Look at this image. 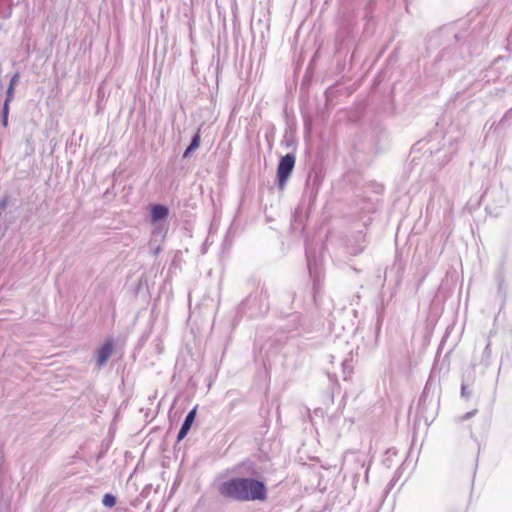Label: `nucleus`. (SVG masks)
<instances>
[{"label": "nucleus", "mask_w": 512, "mask_h": 512, "mask_svg": "<svg viewBox=\"0 0 512 512\" xmlns=\"http://www.w3.org/2000/svg\"><path fill=\"white\" fill-rule=\"evenodd\" d=\"M368 472H369V466L366 468L365 471V481L368 482Z\"/></svg>", "instance_id": "4468645a"}, {"label": "nucleus", "mask_w": 512, "mask_h": 512, "mask_svg": "<svg viewBox=\"0 0 512 512\" xmlns=\"http://www.w3.org/2000/svg\"><path fill=\"white\" fill-rule=\"evenodd\" d=\"M308 268H309V271L311 273L312 272V264H311V261H310L309 258H308Z\"/></svg>", "instance_id": "2eb2a0df"}, {"label": "nucleus", "mask_w": 512, "mask_h": 512, "mask_svg": "<svg viewBox=\"0 0 512 512\" xmlns=\"http://www.w3.org/2000/svg\"><path fill=\"white\" fill-rule=\"evenodd\" d=\"M476 413V410H473V411H470V412H467L465 415H463L461 417V420L464 421V420H467L469 419L470 417L474 416Z\"/></svg>", "instance_id": "ddd939ff"}, {"label": "nucleus", "mask_w": 512, "mask_h": 512, "mask_svg": "<svg viewBox=\"0 0 512 512\" xmlns=\"http://www.w3.org/2000/svg\"><path fill=\"white\" fill-rule=\"evenodd\" d=\"M461 395L463 397H468L470 395V391L467 389V386L462 385V387H461Z\"/></svg>", "instance_id": "f8f14e48"}, {"label": "nucleus", "mask_w": 512, "mask_h": 512, "mask_svg": "<svg viewBox=\"0 0 512 512\" xmlns=\"http://www.w3.org/2000/svg\"><path fill=\"white\" fill-rule=\"evenodd\" d=\"M15 88L14 86L12 85H8L7 87V90H6V98L4 100V103L3 105L5 106H10V103L13 101L14 99V94H15Z\"/></svg>", "instance_id": "0eeeda50"}, {"label": "nucleus", "mask_w": 512, "mask_h": 512, "mask_svg": "<svg viewBox=\"0 0 512 512\" xmlns=\"http://www.w3.org/2000/svg\"><path fill=\"white\" fill-rule=\"evenodd\" d=\"M114 348V344L112 340H107L104 344L97 350V365L99 368L103 367L110 356L112 355Z\"/></svg>", "instance_id": "7ed1b4c3"}, {"label": "nucleus", "mask_w": 512, "mask_h": 512, "mask_svg": "<svg viewBox=\"0 0 512 512\" xmlns=\"http://www.w3.org/2000/svg\"><path fill=\"white\" fill-rule=\"evenodd\" d=\"M102 503L106 507H113L116 504V498L112 494H105L102 498Z\"/></svg>", "instance_id": "1a4fd4ad"}, {"label": "nucleus", "mask_w": 512, "mask_h": 512, "mask_svg": "<svg viewBox=\"0 0 512 512\" xmlns=\"http://www.w3.org/2000/svg\"><path fill=\"white\" fill-rule=\"evenodd\" d=\"M168 214L169 210L164 205L155 204L151 207V221L153 223L165 219L168 216Z\"/></svg>", "instance_id": "39448f33"}, {"label": "nucleus", "mask_w": 512, "mask_h": 512, "mask_svg": "<svg viewBox=\"0 0 512 512\" xmlns=\"http://www.w3.org/2000/svg\"><path fill=\"white\" fill-rule=\"evenodd\" d=\"M196 417V407H194L191 411L188 412V414L185 417L184 422L181 425V428L177 435V440L181 441L185 438V436L188 434L194 420Z\"/></svg>", "instance_id": "20e7f679"}, {"label": "nucleus", "mask_w": 512, "mask_h": 512, "mask_svg": "<svg viewBox=\"0 0 512 512\" xmlns=\"http://www.w3.org/2000/svg\"><path fill=\"white\" fill-rule=\"evenodd\" d=\"M20 81V73L19 72H16L10 79L9 81V85H12L14 87H16V85L18 84V82Z\"/></svg>", "instance_id": "9b49d317"}, {"label": "nucleus", "mask_w": 512, "mask_h": 512, "mask_svg": "<svg viewBox=\"0 0 512 512\" xmlns=\"http://www.w3.org/2000/svg\"><path fill=\"white\" fill-rule=\"evenodd\" d=\"M200 145V134L197 132L191 140L190 145L184 151L183 157H189L190 154L196 150Z\"/></svg>", "instance_id": "423d86ee"}, {"label": "nucleus", "mask_w": 512, "mask_h": 512, "mask_svg": "<svg viewBox=\"0 0 512 512\" xmlns=\"http://www.w3.org/2000/svg\"><path fill=\"white\" fill-rule=\"evenodd\" d=\"M365 244L364 243H354L348 245V251L352 255H358L361 253L364 249Z\"/></svg>", "instance_id": "6e6552de"}, {"label": "nucleus", "mask_w": 512, "mask_h": 512, "mask_svg": "<svg viewBox=\"0 0 512 512\" xmlns=\"http://www.w3.org/2000/svg\"><path fill=\"white\" fill-rule=\"evenodd\" d=\"M358 462H360L362 466H365L364 461H361L360 459H358Z\"/></svg>", "instance_id": "dca6fc26"}, {"label": "nucleus", "mask_w": 512, "mask_h": 512, "mask_svg": "<svg viewBox=\"0 0 512 512\" xmlns=\"http://www.w3.org/2000/svg\"><path fill=\"white\" fill-rule=\"evenodd\" d=\"M10 106L3 105L2 107V125L3 127H8V116H9Z\"/></svg>", "instance_id": "9d476101"}, {"label": "nucleus", "mask_w": 512, "mask_h": 512, "mask_svg": "<svg viewBox=\"0 0 512 512\" xmlns=\"http://www.w3.org/2000/svg\"><path fill=\"white\" fill-rule=\"evenodd\" d=\"M295 166V156L291 153L283 156L277 167L278 186L283 189Z\"/></svg>", "instance_id": "f03ea898"}, {"label": "nucleus", "mask_w": 512, "mask_h": 512, "mask_svg": "<svg viewBox=\"0 0 512 512\" xmlns=\"http://www.w3.org/2000/svg\"><path fill=\"white\" fill-rule=\"evenodd\" d=\"M219 493L237 501H263L267 489L263 482L254 478H233L224 481L219 486Z\"/></svg>", "instance_id": "f257e3e1"}]
</instances>
